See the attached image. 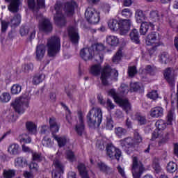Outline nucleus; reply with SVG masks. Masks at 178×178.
Listing matches in <instances>:
<instances>
[{"mask_svg": "<svg viewBox=\"0 0 178 178\" xmlns=\"http://www.w3.org/2000/svg\"><path fill=\"white\" fill-rule=\"evenodd\" d=\"M85 17L90 24H97L99 23L101 17H99V12L95 10L92 8H88L85 12Z\"/></svg>", "mask_w": 178, "mask_h": 178, "instance_id": "obj_7", "label": "nucleus"}, {"mask_svg": "<svg viewBox=\"0 0 178 178\" xmlns=\"http://www.w3.org/2000/svg\"><path fill=\"white\" fill-rule=\"evenodd\" d=\"M49 124H50V133L51 134H56L59 131V126L55 121V118H49Z\"/></svg>", "mask_w": 178, "mask_h": 178, "instance_id": "obj_24", "label": "nucleus"}, {"mask_svg": "<svg viewBox=\"0 0 178 178\" xmlns=\"http://www.w3.org/2000/svg\"><path fill=\"white\" fill-rule=\"evenodd\" d=\"M156 72V68L154 66L147 65L145 69L139 70L138 73L140 76L143 78L145 77L147 74L149 76H155Z\"/></svg>", "mask_w": 178, "mask_h": 178, "instance_id": "obj_18", "label": "nucleus"}, {"mask_svg": "<svg viewBox=\"0 0 178 178\" xmlns=\"http://www.w3.org/2000/svg\"><path fill=\"white\" fill-rule=\"evenodd\" d=\"M41 134H48V133H51L50 128L48 125H43L40 129Z\"/></svg>", "mask_w": 178, "mask_h": 178, "instance_id": "obj_60", "label": "nucleus"}, {"mask_svg": "<svg viewBox=\"0 0 178 178\" xmlns=\"http://www.w3.org/2000/svg\"><path fill=\"white\" fill-rule=\"evenodd\" d=\"M45 45L38 44L35 49V59L36 60H42L44 56H45Z\"/></svg>", "mask_w": 178, "mask_h": 178, "instance_id": "obj_20", "label": "nucleus"}, {"mask_svg": "<svg viewBox=\"0 0 178 178\" xmlns=\"http://www.w3.org/2000/svg\"><path fill=\"white\" fill-rule=\"evenodd\" d=\"M29 27L22 25L19 29V33L21 35L22 37H24L25 35H27V34H29Z\"/></svg>", "mask_w": 178, "mask_h": 178, "instance_id": "obj_55", "label": "nucleus"}, {"mask_svg": "<svg viewBox=\"0 0 178 178\" xmlns=\"http://www.w3.org/2000/svg\"><path fill=\"white\" fill-rule=\"evenodd\" d=\"M106 129L107 130H112L113 129V120L111 115L106 117Z\"/></svg>", "mask_w": 178, "mask_h": 178, "instance_id": "obj_51", "label": "nucleus"}, {"mask_svg": "<svg viewBox=\"0 0 178 178\" xmlns=\"http://www.w3.org/2000/svg\"><path fill=\"white\" fill-rule=\"evenodd\" d=\"M53 165L55 168V170L54 172H63L65 170V165H63V163L58 159V158H56L53 161Z\"/></svg>", "mask_w": 178, "mask_h": 178, "instance_id": "obj_23", "label": "nucleus"}, {"mask_svg": "<svg viewBox=\"0 0 178 178\" xmlns=\"http://www.w3.org/2000/svg\"><path fill=\"white\" fill-rule=\"evenodd\" d=\"M30 95L28 92L25 93L19 99H15V102L11 103L13 108L19 115L24 113V106L29 107V101H30Z\"/></svg>", "mask_w": 178, "mask_h": 178, "instance_id": "obj_6", "label": "nucleus"}, {"mask_svg": "<svg viewBox=\"0 0 178 178\" xmlns=\"http://www.w3.org/2000/svg\"><path fill=\"white\" fill-rule=\"evenodd\" d=\"M86 118L89 127H99L102 123V110L99 108H93L88 112Z\"/></svg>", "mask_w": 178, "mask_h": 178, "instance_id": "obj_3", "label": "nucleus"}, {"mask_svg": "<svg viewBox=\"0 0 178 178\" xmlns=\"http://www.w3.org/2000/svg\"><path fill=\"white\" fill-rule=\"evenodd\" d=\"M115 134H126V133H127V131L125 129L119 127L115 128Z\"/></svg>", "mask_w": 178, "mask_h": 178, "instance_id": "obj_61", "label": "nucleus"}, {"mask_svg": "<svg viewBox=\"0 0 178 178\" xmlns=\"http://www.w3.org/2000/svg\"><path fill=\"white\" fill-rule=\"evenodd\" d=\"M95 55L96 62H102L104 60V54L102 51L105 49V46L102 43H95L90 47Z\"/></svg>", "mask_w": 178, "mask_h": 178, "instance_id": "obj_9", "label": "nucleus"}, {"mask_svg": "<svg viewBox=\"0 0 178 178\" xmlns=\"http://www.w3.org/2000/svg\"><path fill=\"white\" fill-rule=\"evenodd\" d=\"M97 166L101 172L106 175H111L112 170L104 163H98Z\"/></svg>", "mask_w": 178, "mask_h": 178, "instance_id": "obj_31", "label": "nucleus"}, {"mask_svg": "<svg viewBox=\"0 0 178 178\" xmlns=\"http://www.w3.org/2000/svg\"><path fill=\"white\" fill-rule=\"evenodd\" d=\"M26 130L29 133H33L35 134L37 133V124L31 121H28L26 122Z\"/></svg>", "mask_w": 178, "mask_h": 178, "instance_id": "obj_32", "label": "nucleus"}, {"mask_svg": "<svg viewBox=\"0 0 178 178\" xmlns=\"http://www.w3.org/2000/svg\"><path fill=\"white\" fill-rule=\"evenodd\" d=\"M122 15L124 16V17H127V19H129V17H131V15L133 13H131V11L129 8H124L122 11Z\"/></svg>", "mask_w": 178, "mask_h": 178, "instance_id": "obj_56", "label": "nucleus"}, {"mask_svg": "<svg viewBox=\"0 0 178 178\" xmlns=\"http://www.w3.org/2000/svg\"><path fill=\"white\" fill-rule=\"evenodd\" d=\"M77 8V3L74 1H70L66 3H62L57 1L54 5V22L55 24L59 27H63L66 26V17L63 15V11L64 10L67 16H72L74 15V9Z\"/></svg>", "mask_w": 178, "mask_h": 178, "instance_id": "obj_1", "label": "nucleus"}, {"mask_svg": "<svg viewBox=\"0 0 178 178\" xmlns=\"http://www.w3.org/2000/svg\"><path fill=\"white\" fill-rule=\"evenodd\" d=\"M166 118L168 124H172L173 122L176 120V114L175 113V111L170 110Z\"/></svg>", "mask_w": 178, "mask_h": 178, "instance_id": "obj_33", "label": "nucleus"}, {"mask_svg": "<svg viewBox=\"0 0 178 178\" xmlns=\"http://www.w3.org/2000/svg\"><path fill=\"white\" fill-rule=\"evenodd\" d=\"M15 166H21L23 168V166H26L27 165V161H26V159H24L23 157H17L15 160Z\"/></svg>", "mask_w": 178, "mask_h": 178, "instance_id": "obj_46", "label": "nucleus"}, {"mask_svg": "<svg viewBox=\"0 0 178 178\" xmlns=\"http://www.w3.org/2000/svg\"><path fill=\"white\" fill-rule=\"evenodd\" d=\"M90 73L92 76H99L101 74V65L96 64L91 67Z\"/></svg>", "mask_w": 178, "mask_h": 178, "instance_id": "obj_36", "label": "nucleus"}, {"mask_svg": "<svg viewBox=\"0 0 178 178\" xmlns=\"http://www.w3.org/2000/svg\"><path fill=\"white\" fill-rule=\"evenodd\" d=\"M22 92V86L19 84H14L10 88V92L13 95H17Z\"/></svg>", "mask_w": 178, "mask_h": 178, "instance_id": "obj_43", "label": "nucleus"}, {"mask_svg": "<svg viewBox=\"0 0 178 178\" xmlns=\"http://www.w3.org/2000/svg\"><path fill=\"white\" fill-rule=\"evenodd\" d=\"M152 118H162L163 116V108L161 106L154 107L150 111Z\"/></svg>", "mask_w": 178, "mask_h": 178, "instance_id": "obj_21", "label": "nucleus"}, {"mask_svg": "<svg viewBox=\"0 0 178 178\" xmlns=\"http://www.w3.org/2000/svg\"><path fill=\"white\" fill-rule=\"evenodd\" d=\"M52 29V23L49 19H44L39 23V29L44 33H51Z\"/></svg>", "mask_w": 178, "mask_h": 178, "instance_id": "obj_17", "label": "nucleus"}, {"mask_svg": "<svg viewBox=\"0 0 178 178\" xmlns=\"http://www.w3.org/2000/svg\"><path fill=\"white\" fill-rule=\"evenodd\" d=\"M120 88L121 94L126 95L129 92V86L126 83H122L120 86Z\"/></svg>", "mask_w": 178, "mask_h": 178, "instance_id": "obj_58", "label": "nucleus"}, {"mask_svg": "<svg viewBox=\"0 0 178 178\" xmlns=\"http://www.w3.org/2000/svg\"><path fill=\"white\" fill-rule=\"evenodd\" d=\"M22 22V16L20 14L15 15L13 19H10V22H9L10 26L12 28L17 27L19 24H20Z\"/></svg>", "mask_w": 178, "mask_h": 178, "instance_id": "obj_26", "label": "nucleus"}, {"mask_svg": "<svg viewBox=\"0 0 178 178\" xmlns=\"http://www.w3.org/2000/svg\"><path fill=\"white\" fill-rule=\"evenodd\" d=\"M16 171L15 170H3V176L4 178H13L15 177Z\"/></svg>", "mask_w": 178, "mask_h": 178, "instance_id": "obj_45", "label": "nucleus"}, {"mask_svg": "<svg viewBox=\"0 0 178 178\" xmlns=\"http://www.w3.org/2000/svg\"><path fill=\"white\" fill-rule=\"evenodd\" d=\"M34 69V65L31 63L24 64L22 65V72L24 73H30Z\"/></svg>", "mask_w": 178, "mask_h": 178, "instance_id": "obj_47", "label": "nucleus"}, {"mask_svg": "<svg viewBox=\"0 0 178 178\" xmlns=\"http://www.w3.org/2000/svg\"><path fill=\"white\" fill-rule=\"evenodd\" d=\"M159 61L162 65H167V63H169L170 62V58L169 57V54L165 51L162 52L159 56Z\"/></svg>", "mask_w": 178, "mask_h": 178, "instance_id": "obj_27", "label": "nucleus"}, {"mask_svg": "<svg viewBox=\"0 0 178 178\" xmlns=\"http://www.w3.org/2000/svg\"><path fill=\"white\" fill-rule=\"evenodd\" d=\"M79 123L75 126V131L77 134H87L86 130V125H84V120L83 118V113L78 112Z\"/></svg>", "mask_w": 178, "mask_h": 178, "instance_id": "obj_12", "label": "nucleus"}, {"mask_svg": "<svg viewBox=\"0 0 178 178\" xmlns=\"http://www.w3.org/2000/svg\"><path fill=\"white\" fill-rule=\"evenodd\" d=\"M27 5L31 10L37 13V4L35 3V0H27Z\"/></svg>", "mask_w": 178, "mask_h": 178, "instance_id": "obj_49", "label": "nucleus"}, {"mask_svg": "<svg viewBox=\"0 0 178 178\" xmlns=\"http://www.w3.org/2000/svg\"><path fill=\"white\" fill-rule=\"evenodd\" d=\"M78 170L79 172L80 176L82 178H90L88 176V172L87 171V168L86 167V165L83 163H79L78 165Z\"/></svg>", "mask_w": 178, "mask_h": 178, "instance_id": "obj_25", "label": "nucleus"}, {"mask_svg": "<svg viewBox=\"0 0 178 178\" xmlns=\"http://www.w3.org/2000/svg\"><path fill=\"white\" fill-rule=\"evenodd\" d=\"M60 105H61L65 111L67 112L66 114V120L70 123V124H72V117L70 116V115H72V112L70 111V109H69V107H67V106H66L63 102H60Z\"/></svg>", "mask_w": 178, "mask_h": 178, "instance_id": "obj_39", "label": "nucleus"}, {"mask_svg": "<svg viewBox=\"0 0 178 178\" xmlns=\"http://www.w3.org/2000/svg\"><path fill=\"white\" fill-rule=\"evenodd\" d=\"M42 144L44 147L51 148V147L54 145V142L51 140V138L48 137V136H45L44 139L42 140Z\"/></svg>", "mask_w": 178, "mask_h": 178, "instance_id": "obj_44", "label": "nucleus"}, {"mask_svg": "<svg viewBox=\"0 0 178 178\" xmlns=\"http://www.w3.org/2000/svg\"><path fill=\"white\" fill-rule=\"evenodd\" d=\"M106 42L111 47H116L119 44V38L114 35H108L106 38Z\"/></svg>", "mask_w": 178, "mask_h": 178, "instance_id": "obj_29", "label": "nucleus"}, {"mask_svg": "<svg viewBox=\"0 0 178 178\" xmlns=\"http://www.w3.org/2000/svg\"><path fill=\"white\" fill-rule=\"evenodd\" d=\"M45 79V75L44 74H37L33 76V83L37 86L40 83H42V81Z\"/></svg>", "mask_w": 178, "mask_h": 178, "instance_id": "obj_34", "label": "nucleus"}, {"mask_svg": "<svg viewBox=\"0 0 178 178\" xmlns=\"http://www.w3.org/2000/svg\"><path fill=\"white\" fill-rule=\"evenodd\" d=\"M143 92V84L141 83H134V92Z\"/></svg>", "mask_w": 178, "mask_h": 178, "instance_id": "obj_57", "label": "nucleus"}, {"mask_svg": "<svg viewBox=\"0 0 178 178\" xmlns=\"http://www.w3.org/2000/svg\"><path fill=\"white\" fill-rule=\"evenodd\" d=\"M29 169L33 172H37L38 170V164L34 162L31 163L29 165Z\"/></svg>", "mask_w": 178, "mask_h": 178, "instance_id": "obj_63", "label": "nucleus"}, {"mask_svg": "<svg viewBox=\"0 0 178 178\" xmlns=\"http://www.w3.org/2000/svg\"><path fill=\"white\" fill-rule=\"evenodd\" d=\"M120 143L123 149L126 151L127 154L130 155L131 154V149L134 148L133 147L134 140L131 138H126L125 139L120 140Z\"/></svg>", "mask_w": 178, "mask_h": 178, "instance_id": "obj_13", "label": "nucleus"}, {"mask_svg": "<svg viewBox=\"0 0 178 178\" xmlns=\"http://www.w3.org/2000/svg\"><path fill=\"white\" fill-rule=\"evenodd\" d=\"M136 23H143L144 19H145V17L144 16V13H143V10H137L136 11Z\"/></svg>", "mask_w": 178, "mask_h": 178, "instance_id": "obj_38", "label": "nucleus"}, {"mask_svg": "<svg viewBox=\"0 0 178 178\" xmlns=\"http://www.w3.org/2000/svg\"><path fill=\"white\" fill-rule=\"evenodd\" d=\"M62 175H63V172H56V171H54V172H52L53 178H63Z\"/></svg>", "mask_w": 178, "mask_h": 178, "instance_id": "obj_64", "label": "nucleus"}, {"mask_svg": "<svg viewBox=\"0 0 178 178\" xmlns=\"http://www.w3.org/2000/svg\"><path fill=\"white\" fill-rule=\"evenodd\" d=\"M108 95H111L113 98L115 99V102L118 105L122 108L125 112L127 113L128 111H130L131 109V106L130 105V103L129 102V100L127 99H122L120 97H118L116 95V92L115 90L112 89L108 91Z\"/></svg>", "mask_w": 178, "mask_h": 178, "instance_id": "obj_8", "label": "nucleus"}, {"mask_svg": "<svg viewBox=\"0 0 178 178\" xmlns=\"http://www.w3.org/2000/svg\"><path fill=\"white\" fill-rule=\"evenodd\" d=\"M147 97L150 98V99H156L158 98V91L152 90L147 94Z\"/></svg>", "mask_w": 178, "mask_h": 178, "instance_id": "obj_59", "label": "nucleus"}, {"mask_svg": "<svg viewBox=\"0 0 178 178\" xmlns=\"http://www.w3.org/2000/svg\"><path fill=\"white\" fill-rule=\"evenodd\" d=\"M156 32H152L149 33L146 38V45H156V44H159L156 42Z\"/></svg>", "mask_w": 178, "mask_h": 178, "instance_id": "obj_22", "label": "nucleus"}, {"mask_svg": "<svg viewBox=\"0 0 178 178\" xmlns=\"http://www.w3.org/2000/svg\"><path fill=\"white\" fill-rule=\"evenodd\" d=\"M1 35H3V40L5 38V33H6V30H8V27H9L10 24L9 22H6L5 20H1Z\"/></svg>", "mask_w": 178, "mask_h": 178, "instance_id": "obj_48", "label": "nucleus"}, {"mask_svg": "<svg viewBox=\"0 0 178 178\" xmlns=\"http://www.w3.org/2000/svg\"><path fill=\"white\" fill-rule=\"evenodd\" d=\"M163 75L164 79L166 80L168 84L173 87V86H175V82L176 81V75H175V73L172 72L170 67L165 70Z\"/></svg>", "mask_w": 178, "mask_h": 178, "instance_id": "obj_14", "label": "nucleus"}, {"mask_svg": "<svg viewBox=\"0 0 178 178\" xmlns=\"http://www.w3.org/2000/svg\"><path fill=\"white\" fill-rule=\"evenodd\" d=\"M119 76V72L115 69H112V67L107 65L102 70L100 80L103 86H109L108 80H112V77L115 80H118Z\"/></svg>", "mask_w": 178, "mask_h": 178, "instance_id": "obj_4", "label": "nucleus"}, {"mask_svg": "<svg viewBox=\"0 0 178 178\" xmlns=\"http://www.w3.org/2000/svg\"><path fill=\"white\" fill-rule=\"evenodd\" d=\"M8 150L11 155H17L19 154V145L16 143L10 145Z\"/></svg>", "mask_w": 178, "mask_h": 178, "instance_id": "obj_42", "label": "nucleus"}, {"mask_svg": "<svg viewBox=\"0 0 178 178\" xmlns=\"http://www.w3.org/2000/svg\"><path fill=\"white\" fill-rule=\"evenodd\" d=\"M47 55L49 58H56V55L60 52V38L53 36L47 40Z\"/></svg>", "mask_w": 178, "mask_h": 178, "instance_id": "obj_5", "label": "nucleus"}, {"mask_svg": "<svg viewBox=\"0 0 178 178\" xmlns=\"http://www.w3.org/2000/svg\"><path fill=\"white\" fill-rule=\"evenodd\" d=\"M131 23L130 19H110L108 22V26L111 31H120V35H124L129 33Z\"/></svg>", "mask_w": 178, "mask_h": 178, "instance_id": "obj_2", "label": "nucleus"}, {"mask_svg": "<svg viewBox=\"0 0 178 178\" xmlns=\"http://www.w3.org/2000/svg\"><path fill=\"white\" fill-rule=\"evenodd\" d=\"M123 48L120 47L115 54L113 56L112 60L113 63H119L123 56Z\"/></svg>", "mask_w": 178, "mask_h": 178, "instance_id": "obj_30", "label": "nucleus"}, {"mask_svg": "<svg viewBox=\"0 0 178 178\" xmlns=\"http://www.w3.org/2000/svg\"><path fill=\"white\" fill-rule=\"evenodd\" d=\"M159 45H161V44L156 43V44H154L152 47L149 49L148 51H149V54L150 56H152L155 54V52L156 51V49H158V47H159Z\"/></svg>", "mask_w": 178, "mask_h": 178, "instance_id": "obj_62", "label": "nucleus"}, {"mask_svg": "<svg viewBox=\"0 0 178 178\" xmlns=\"http://www.w3.org/2000/svg\"><path fill=\"white\" fill-rule=\"evenodd\" d=\"M0 99L1 102H9V101H10V94L8 92H3L1 95Z\"/></svg>", "mask_w": 178, "mask_h": 178, "instance_id": "obj_53", "label": "nucleus"}, {"mask_svg": "<svg viewBox=\"0 0 178 178\" xmlns=\"http://www.w3.org/2000/svg\"><path fill=\"white\" fill-rule=\"evenodd\" d=\"M36 13L40 9H44L45 8V0H36Z\"/></svg>", "mask_w": 178, "mask_h": 178, "instance_id": "obj_52", "label": "nucleus"}, {"mask_svg": "<svg viewBox=\"0 0 178 178\" xmlns=\"http://www.w3.org/2000/svg\"><path fill=\"white\" fill-rule=\"evenodd\" d=\"M106 150L108 156L111 159H117V161L120 159V156H122V152L120 149L114 147L112 143L107 144Z\"/></svg>", "mask_w": 178, "mask_h": 178, "instance_id": "obj_10", "label": "nucleus"}, {"mask_svg": "<svg viewBox=\"0 0 178 178\" xmlns=\"http://www.w3.org/2000/svg\"><path fill=\"white\" fill-rule=\"evenodd\" d=\"M161 15L158 13V10H152L149 13V19L152 22H159L161 20Z\"/></svg>", "mask_w": 178, "mask_h": 178, "instance_id": "obj_35", "label": "nucleus"}, {"mask_svg": "<svg viewBox=\"0 0 178 178\" xmlns=\"http://www.w3.org/2000/svg\"><path fill=\"white\" fill-rule=\"evenodd\" d=\"M155 126L158 130H164L166 129V126H168V122L163 120H159L156 122Z\"/></svg>", "mask_w": 178, "mask_h": 178, "instance_id": "obj_41", "label": "nucleus"}, {"mask_svg": "<svg viewBox=\"0 0 178 178\" xmlns=\"http://www.w3.org/2000/svg\"><path fill=\"white\" fill-rule=\"evenodd\" d=\"M66 158L70 161V162H74L76 161V156L74 155V152L72 150L66 151Z\"/></svg>", "mask_w": 178, "mask_h": 178, "instance_id": "obj_50", "label": "nucleus"}, {"mask_svg": "<svg viewBox=\"0 0 178 178\" xmlns=\"http://www.w3.org/2000/svg\"><path fill=\"white\" fill-rule=\"evenodd\" d=\"M80 56H81V58H82V59H83V60H86V61L91 60L92 58H95V59L94 51H92L91 47L82 49L80 51Z\"/></svg>", "mask_w": 178, "mask_h": 178, "instance_id": "obj_16", "label": "nucleus"}, {"mask_svg": "<svg viewBox=\"0 0 178 178\" xmlns=\"http://www.w3.org/2000/svg\"><path fill=\"white\" fill-rule=\"evenodd\" d=\"M53 138L57 141L60 147H65L66 145L67 140L65 137H59L56 135H53Z\"/></svg>", "mask_w": 178, "mask_h": 178, "instance_id": "obj_37", "label": "nucleus"}, {"mask_svg": "<svg viewBox=\"0 0 178 178\" xmlns=\"http://www.w3.org/2000/svg\"><path fill=\"white\" fill-rule=\"evenodd\" d=\"M135 120L137 122L138 126H144V124H147V118L140 113H136Z\"/></svg>", "mask_w": 178, "mask_h": 178, "instance_id": "obj_28", "label": "nucleus"}, {"mask_svg": "<svg viewBox=\"0 0 178 178\" xmlns=\"http://www.w3.org/2000/svg\"><path fill=\"white\" fill-rule=\"evenodd\" d=\"M67 33L68 37L71 42H72V44H74L75 45L79 44L80 35H79V31H77V29H76L74 26H70L67 29Z\"/></svg>", "mask_w": 178, "mask_h": 178, "instance_id": "obj_11", "label": "nucleus"}, {"mask_svg": "<svg viewBox=\"0 0 178 178\" xmlns=\"http://www.w3.org/2000/svg\"><path fill=\"white\" fill-rule=\"evenodd\" d=\"M139 24H140V34L141 35H145L149 30H154V28L155 27L152 22H145Z\"/></svg>", "mask_w": 178, "mask_h": 178, "instance_id": "obj_19", "label": "nucleus"}, {"mask_svg": "<svg viewBox=\"0 0 178 178\" xmlns=\"http://www.w3.org/2000/svg\"><path fill=\"white\" fill-rule=\"evenodd\" d=\"M32 158L36 162H41L42 161V155L40 153L32 152Z\"/></svg>", "mask_w": 178, "mask_h": 178, "instance_id": "obj_54", "label": "nucleus"}, {"mask_svg": "<svg viewBox=\"0 0 178 178\" xmlns=\"http://www.w3.org/2000/svg\"><path fill=\"white\" fill-rule=\"evenodd\" d=\"M177 170V164L173 161H170L167 165V172L175 173Z\"/></svg>", "mask_w": 178, "mask_h": 178, "instance_id": "obj_40", "label": "nucleus"}, {"mask_svg": "<svg viewBox=\"0 0 178 178\" xmlns=\"http://www.w3.org/2000/svg\"><path fill=\"white\" fill-rule=\"evenodd\" d=\"M23 0H5V2H10V5L8 8L11 13H17L19 12V8L22 5Z\"/></svg>", "mask_w": 178, "mask_h": 178, "instance_id": "obj_15", "label": "nucleus"}]
</instances>
